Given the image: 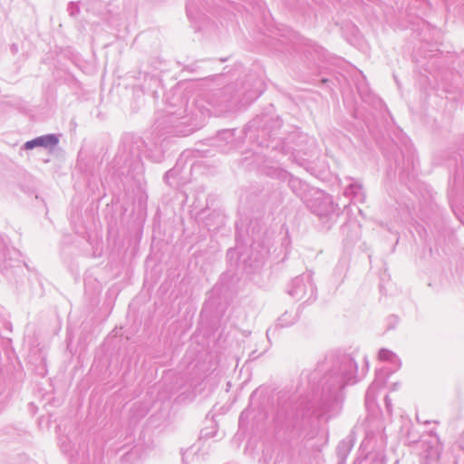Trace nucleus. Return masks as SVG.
Listing matches in <instances>:
<instances>
[{
  "mask_svg": "<svg viewBox=\"0 0 464 464\" xmlns=\"http://www.w3.org/2000/svg\"><path fill=\"white\" fill-rule=\"evenodd\" d=\"M57 141L58 140L53 135H47L27 141L24 146L27 150H31L36 146H54Z\"/></svg>",
  "mask_w": 464,
  "mask_h": 464,
  "instance_id": "f257e3e1",
  "label": "nucleus"
}]
</instances>
